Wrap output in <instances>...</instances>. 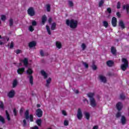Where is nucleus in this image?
<instances>
[{
    "label": "nucleus",
    "mask_w": 129,
    "mask_h": 129,
    "mask_svg": "<svg viewBox=\"0 0 129 129\" xmlns=\"http://www.w3.org/2000/svg\"><path fill=\"white\" fill-rule=\"evenodd\" d=\"M14 48V42L12 41L10 45V48L12 49Z\"/></svg>",
    "instance_id": "obj_58"
},
{
    "label": "nucleus",
    "mask_w": 129,
    "mask_h": 129,
    "mask_svg": "<svg viewBox=\"0 0 129 129\" xmlns=\"http://www.w3.org/2000/svg\"><path fill=\"white\" fill-rule=\"evenodd\" d=\"M111 52L113 55H116V49L114 46H112L111 47Z\"/></svg>",
    "instance_id": "obj_14"
},
{
    "label": "nucleus",
    "mask_w": 129,
    "mask_h": 129,
    "mask_svg": "<svg viewBox=\"0 0 129 129\" xmlns=\"http://www.w3.org/2000/svg\"><path fill=\"white\" fill-rule=\"evenodd\" d=\"M41 75H42V76L44 77V79H46V78H47V77H48V75H47V73H46V72H45L44 71H41Z\"/></svg>",
    "instance_id": "obj_22"
},
{
    "label": "nucleus",
    "mask_w": 129,
    "mask_h": 129,
    "mask_svg": "<svg viewBox=\"0 0 129 129\" xmlns=\"http://www.w3.org/2000/svg\"><path fill=\"white\" fill-rule=\"evenodd\" d=\"M52 21H53V20L52 19V18L50 17L49 18H48V22L49 24H51V23H52Z\"/></svg>",
    "instance_id": "obj_57"
},
{
    "label": "nucleus",
    "mask_w": 129,
    "mask_h": 129,
    "mask_svg": "<svg viewBox=\"0 0 129 129\" xmlns=\"http://www.w3.org/2000/svg\"><path fill=\"white\" fill-rule=\"evenodd\" d=\"M0 108L4 109V103H3V102H0Z\"/></svg>",
    "instance_id": "obj_46"
},
{
    "label": "nucleus",
    "mask_w": 129,
    "mask_h": 129,
    "mask_svg": "<svg viewBox=\"0 0 129 129\" xmlns=\"http://www.w3.org/2000/svg\"><path fill=\"white\" fill-rule=\"evenodd\" d=\"M36 123L39 126H41V124H42V120L41 119H38L36 120Z\"/></svg>",
    "instance_id": "obj_31"
},
{
    "label": "nucleus",
    "mask_w": 129,
    "mask_h": 129,
    "mask_svg": "<svg viewBox=\"0 0 129 129\" xmlns=\"http://www.w3.org/2000/svg\"><path fill=\"white\" fill-rule=\"evenodd\" d=\"M81 47L83 50H85L86 48V45H85V43H82Z\"/></svg>",
    "instance_id": "obj_44"
},
{
    "label": "nucleus",
    "mask_w": 129,
    "mask_h": 129,
    "mask_svg": "<svg viewBox=\"0 0 129 129\" xmlns=\"http://www.w3.org/2000/svg\"><path fill=\"white\" fill-rule=\"evenodd\" d=\"M13 112H14V115H15V116H16V115H17V109H16V108H14V109H13Z\"/></svg>",
    "instance_id": "obj_53"
},
{
    "label": "nucleus",
    "mask_w": 129,
    "mask_h": 129,
    "mask_svg": "<svg viewBox=\"0 0 129 129\" xmlns=\"http://www.w3.org/2000/svg\"><path fill=\"white\" fill-rule=\"evenodd\" d=\"M63 124L65 126H67L69 124V122L67 120H65L63 122Z\"/></svg>",
    "instance_id": "obj_42"
},
{
    "label": "nucleus",
    "mask_w": 129,
    "mask_h": 129,
    "mask_svg": "<svg viewBox=\"0 0 129 129\" xmlns=\"http://www.w3.org/2000/svg\"><path fill=\"white\" fill-rule=\"evenodd\" d=\"M1 20H2V21H3L4 22H5V21H6V20H7L6 15H2L1 16Z\"/></svg>",
    "instance_id": "obj_38"
},
{
    "label": "nucleus",
    "mask_w": 129,
    "mask_h": 129,
    "mask_svg": "<svg viewBox=\"0 0 129 129\" xmlns=\"http://www.w3.org/2000/svg\"><path fill=\"white\" fill-rule=\"evenodd\" d=\"M92 129H98V126L97 125L94 126Z\"/></svg>",
    "instance_id": "obj_63"
},
{
    "label": "nucleus",
    "mask_w": 129,
    "mask_h": 129,
    "mask_svg": "<svg viewBox=\"0 0 129 129\" xmlns=\"http://www.w3.org/2000/svg\"><path fill=\"white\" fill-rule=\"evenodd\" d=\"M83 64L84 66H85V67L86 68H88L89 66H88V64H87V63L85 62H83Z\"/></svg>",
    "instance_id": "obj_50"
},
{
    "label": "nucleus",
    "mask_w": 129,
    "mask_h": 129,
    "mask_svg": "<svg viewBox=\"0 0 129 129\" xmlns=\"http://www.w3.org/2000/svg\"><path fill=\"white\" fill-rule=\"evenodd\" d=\"M13 25H14V20H13V19L11 18L9 20V26L10 28H12Z\"/></svg>",
    "instance_id": "obj_28"
},
{
    "label": "nucleus",
    "mask_w": 129,
    "mask_h": 129,
    "mask_svg": "<svg viewBox=\"0 0 129 129\" xmlns=\"http://www.w3.org/2000/svg\"><path fill=\"white\" fill-rule=\"evenodd\" d=\"M74 91H75V93H76V94H78V93H79V91H78V90H76Z\"/></svg>",
    "instance_id": "obj_62"
},
{
    "label": "nucleus",
    "mask_w": 129,
    "mask_h": 129,
    "mask_svg": "<svg viewBox=\"0 0 129 129\" xmlns=\"http://www.w3.org/2000/svg\"><path fill=\"white\" fill-rule=\"evenodd\" d=\"M36 114L38 117H42L43 115V111L39 108L36 110Z\"/></svg>",
    "instance_id": "obj_5"
},
{
    "label": "nucleus",
    "mask_w": 129,
    "mask_h": 129,
    "mask_svg": "<svg viewBox=\"0 0 129 129\" xmlns=\"http://www.w3.org/2000/svg\"><path fill=\"white\" fill-rule=\"evenodd\" d=\"M40 53L41 56H42V57H44V51H43V50L41 49Z\"/></svg>",
    "instance_id": "obj_52"
},
{
    "label": "nucleus",
    "mask_w": 129,
    "mask_h": 129,
    "mask_svg": "<svg viewBox=\"0 0 129 129\" xmlns=\"http://www.w3.org/2000/svg\"><path fill=\"white\" fill-rule=\"evenodd\" d=\"M29 114H30L29 110H27L25 112V116L26 119H28L30 118V116H29Z\"/></svg>",
    "instance_id": "obj_20"
},
{
    "label": "nucleus",
    "mask_w": 129,
    "mask_h": 129,
    "mask_svg": "<svg viewBox=\"0 0 129 129\" xmlns=\"http://www.w3.org/2000/svg\"><path fill=\"white\" fill-rule=\"evenodd\" d=\"M68 5L70 8H73V7H74V3H73V2L71 1H69Z\"/></svg>",
    "instance_id": "obj_25"
},
{
    "label": "nucleus",
    "mask_w": 129,
    "mask_h": 129,
    "mask_svg": "<svg viewBox=\"0 0 129 129\" xmlns=\"http://www.w3.org/2000/svg\"><path fill=\"white\" fill-rule=\"evenodd\" d=\"M6 116L8 120L9 121L11 120V118L10 117V114H9L8 110L6 111Z\"/></svg>",
    "instance_id": "obj_34"
},
{
    "label": "nucleus",
    "mask_w": 129,
    "mask_h": 129,
    "mask_svg": "<svg viewBox=\"0 0 129 129\" xmlns=\"http://www.w3.org/2000/svg\"><path fill=\"white\" fill-rule=\"evenodd\" d=\"M24 71H25V68H19L17 70V73L20 75H22Z\"/></svg>",
    "instance_id": "obj_10"
},
{
    "label": "nucleus",
    "mask_w": 129,
    "mask_h": 129,
    "mask_svg": "<svg viewBox=\"0 0 129 129\" xmlns=\"http://www.w3.org/2000/svg\"><path fill=\"white\" fill-rule=\"evenodd\" d=\"M123 10H126L127 14L129 13V5L126 4L123 6Z\"/></svg>",
    "instance_id": "obj_16"
},
{
    "label": "nucleus",
    "mask_w": 129,
    "mask_h": 129,
    "mask_svg": "<svg viewBox=\"0 0 129 129\" xmlns=\"http://www.w3.org/2000/svg\"><path fill=\"white\" fill-rule=\"evenodd\" d=\"M62 113L63 115H67V113H66V111L62 110Z\"/></svg>",
    "instance_id": "obj_59"
},
{
    "label": "nucleus",
    "mask_w": 129,
    "mask_h": 129,
    "mask_svg": "<svg viewBox=\"0 0 129 129\" xmlns=\"http://www.w3.org/2000/svg\"><path fill=\"white\" fill-rule=\"evenodd\" d=\"M29 118L30 119V121H34V118L32 114L30 115Z\"/></svg>",
    "instance_id": "obj_43"
},
{
    "label": "nucleus",
    "mask_w": 129,
    "mask_h": 129,
    "mask_svg": "<svg viewBox=\"0 0 129 129\" xmlns=\"http://www.w3.org/2000/svg\"><path fill=\"white\" fill-rule=\"evenodd\" d=\"M29 78V82L31 85H33L34 84V79L33 78V76H30L28 77Z\"/></svg>",
    "instance_id": "obj_21"
},
{
    "label": "nucleus",
    "mask_w": 129,
    "mask_h": 129,
    "mask_svg": "<svg viewBox=\"0 0 129 129\" xmlns=\"http://www.w3.org/2000/svg\"><path fill=\"white\" fill-rule=\"evenodd\" d=\"M99 79L101 82H103V83H106V77H104L102 75H100L99 76Z\"/></svg>",
    "instance_id": "obj_7"
},
{
    "label": "nucleus",
    "mask_w": 129,
    "mask_h": 129,
    "mask_svg": "<svg viewBox=\"0 0 129 129\" xmlns=\"http://www.w3.org/2000/svg\"><path fill=\"white\" fill-rule=\"evenodd\" d=\"M112 25L113 27H116V24L117 23V19L115 17H113L111 21Z\"/></svg>",
    "instance_id": "obj_8"
},
{
    "label": "nucleus",
    "mask_w": 129,
    "mask_h": 129,
    "mask_svg": "<svg viewBox=\"0 0 129 129\" xmlns=\"http://www.w3.org/2000/svg\"><path fill=\"white\" fill-rule=\"evenodd\" d=\"M107 12H108V14H111V8H108L107 9Z\"/></svg>",
    "instance_id": "obj_51"
},
{
    "label": "nucleus",
    "mask_w": 129,
    "mask_h": 129,
    "mask_svg": "<svg viewBox=\"0 0 129 129\" xmlns=\"http://www.w3.org/2000/svg\"><path fill=\"white\" fill-rule=\"evenodd\" d=\"M107 65L109 66V67H111L113 65V61L112 60H108L107 61Z\"/></svg>",
    "instance_id": "obj_24"
},
{
    "label": "nucleus",
    "mask_w": 129,
    "mask_h": 129,
    "mask_svg": "<svg viewBox=\"0 0 129 129\" xmlns=\"http://www.w3.org/2000/svg\"><path fill=\"white\" fill-rule=\"evenodd\" d=\"M3 39L4 40H7V41H9L10 40V38L7 36H4Z\"/></svg>",
    "instance_id": "obj_55"
},
{
    "label": "nucleus",
    "mask_w": 129,
    "mask_h": 129,
    "mask_svg": "<svg viewBox=\"0 0 129 129\" xmlns=\"http://www.w3.org/2000/svg\"><path fill=\"white\" fill-rule=\"evenodd\" d=\"M46 10L47 12H50V11H51V6H50V5L47 4L46 5Z\"/></svg>",
    "instance_id": "obj_37"
},
{
    "label": "nucleus",
    "mask_w": 129,
    "mask_h": 129,
    "mask_svg": "<svg viewBox=\"0 0 129 129\" xmlns=\"http://www.w3.org/2000/svg\"><path fill=\"white\" fill-rule=\"evenodd\" d=\"M120 98L122 100H123V99H124V98H125V96H124V95L123 94H121L120 95Z\"/></svg>",
    "instance_id": "obj_39"
},
{
    "label": "nucleus",
    "mask_w": 129,
    "mask_h": 129,
    "mask_svg": "<svg viewBox=\"0 0 129 129\" xmlns=\"http://www.w3.org/2000/svg\"><path fill=\"white\" fill-rule=\"evenodd\" d=\"M85 115L87 119H89V118L90 117V114H89V113L87 112H85Z\"/></svg>",
    "instance_id": "obj_32"
},
{
    "label": "nucleus",
    "mask_w": 129,
    "mask_h": 129,
    "mask_svg": "<svg viewBox=\"0 0 129 129\" xmlns=\"http://www.w3.org/2000/svg\"><path fill=\"white\" fill-rule=\"evenodd\" d=\"M8 96L10 98H13L15 96V91H11L8 94Z\"/></svg>",
    "instance_id": "obj_12"
},
{
    "label": "nucleus",
    "mask_w": 129,
    "mask_h": 129,
    "mask_svg": "<svg viewBox=\"0 0 129 129\" xmlns=\"http://www.w3.org/2000/svg\"><path fill=\"white\" fill-rule=\"evenodd\" d=\"M0 121L2 122V123H5V119L2 116H0Z\"/></svg>",
    "instance_id": "obj_40"
},
{
    "label": "nucleus",
    "mask_w": 129,
    "mask_h": 129,
    "mask_svg": "<svg viewBox=\"0 0 129 129\" xmlns=\"http://www.w3.org/2000/svg\"><path fill=\"white\" fill-rule=\"evenodd\" d=\"M29 30L30 32H33L34 31V28H33L32 26H29Z\"/></svg>",
    "instance_id": "obj_49"
},
{
    "label": "nucleus",
    "mask_w": 129,
    "mask_h": 129,
    "mask_svg": "<svg viewBox=\"0 0 129 129\" xmlns=\"http://www.w3.org/2000/svg\"><path fill=\"white\" fill-rule=\"evenodd\" d=\"M27 124V121H26V119L23 120V126H26Z\"/></svg>",
    "instance_id": "obj_60"
},
{
    "label": "nucleus",
    "mask_w": 129,
    "mask_h": 129,
    "mask_svg": "<svg viewBox=\"0 0 129 129\" xmlns=\"http://www.w3.org/2000/svg\"><path fill=\"white\" fill-rule=\"evenodd\" d=\"M92 68L93 70H96V69H97V67L94 64L92 66Z\"/></svg>",
    "instance_id": "obj_56"
},
{
    "label": "nucleus",
    "mask_w": 129,
    "mask_h": 129,
    "mask_svg": "<svg viewBox=\"0 0 129 129\" xmlns=\"http://www.w3.org/2000/svg\"><path fill=\"white\" fill-rule=\"evenodd\" d=\"M55 45L56 48H58V49H61V48H62V44L59 41H56L55 42Z\"/></svg>",
    "instance_id": "obj_15"
},
{
    "label": "nucleus",
    "mask_w": 129,
    "mask_h": 129,
    "mask_svg": "<svg viewBox=\"0 0 129 129\" xmlns=\"http://www.w3.org/2000/svg\"><path fill=\"white\" fill-rule=\"evenodd\" d=\"M121 115V114L120 112H118L116 114V117H117V118H118V117H120Z\"/></svg>",
    "instance_id": "obj_41"
},
{
    "label": "nucleus",
    "mask_w": 129,
    "mask_h": 129,
    "mask_svg": "<svg viewBox=\"0 0 129 129\" xmlns=\"http://www.w3.org/2000/svg\"><path fill=\"white\" fill-rule=\"evenodd\" d=\"M28 14L30 16V17H33L35 16L36 13L35 12V10L33 7H30L27 10Z\"/></svg>",
    "instance_id": "obj_3"
},
{
    "label": "nucleus",
    "mask_w": 129,
    "mask_h": 129,
    "mask_svg": "<svg viewBox=\"0 0 129 129\" xmlns=\"http://www.w3.org/2000/svg\"><path fill=\"white\" fill-rule=\"evenodd\" d=\"M104 4V0H100L99 3V7H102V5Z\"/></svg>",
    "instance_id": "obj_36"
},
{
    "label": "nucleus",
    "mask_w": 129,
    "mask_h": 129,
    "mask_svg": "<svg viewBox=\"0 0 129 129\" xmlns=\"http://www.w3.org/2000/svg\"><path fill=\"white\" fill-rule=\"evenodd\" d=\"M21 52H22V50L20 49H17V50H15V53H16V54H20Z\"/></svg>",
    "instance_id": "obj_54"
},
{
    "label": "nucleus",
    "mask_w": 129,
    "mask_h": 129,
    "mask_svg": "<svg viewBox=\"0 0 129 129\" xmlns=\"http://www.w3.org/2000/svg\"><path fill=\"white\" fill-rule=\"evenodd\" d=\"M90 105L92 107H95L97 105L96 101L94 98L90 99Z\"/></svg>",
    "instance_id": "obj_6"
},
{
    "label": "nucleus",
    "mask_w": 129,
    "mask_h": 129,
    "mask_svg": "<svg viewBox=\"0 0 129 129\" xmlns=\"http://www.w3.org/2000/svg\"><path fill=\"white\" fill-rule=\"evenodd\" d=\"M116 16L117 17H118V18H120V16H121L120 13L119 12H117Z\"/></svg>",
    "instance_id": "obj_61"
},
{
    "label": "nucleus",
    "mask_w": 129,
    "mask_h": 129,
    "mask_svg": "<svg viewBox=\"0 0 129 129\" xmlns=\"http://www.w3.org/2000/svg\"><path fill=\"white\" fill-rule=\"evenodd\" d=\"M87 96L90 98V99H91V98H93V96H94V93H89L88 94H87Z\"/></svg>",
    "instance_id": "obj_26"
},
{
    "label": "nucleus",
    "mask_w": 129,
    "mask_h": 129,
    "mask_svg": "<svg viewBox=\"0 0 129 129\" xmlns=\"http://www.w3.org/2000/svg\"><path fill=\"white\" fill-rule=\"evenodd\" d=\"M17 85H18V81H17V80H14L13 83V88H15Z\"/></svg>",
    "instance_id": "obj_30"
},
{
    "label": "nucleus",
    "mask_w": 129,
    "mask_h": 129,
    "mask_svg": "<svg viewBox=\"0 0 129 129\" xmlns=\"http://www.w3.org/2000/svg\"><path fill=\"white\" fill-rule=\"evenodd\" d=\"M122 62L124 63L121 65V69L122 71H125L126 68H128V61L126 58H122Z\"/></svg>",
    "instance_id": "obj_2"
},
{
    "label": "nucleus",
    "mask_w": 129,
    "mask_h": 129,
    "mask_svg": "<svg viewBox=\"0 0 129 129\" xmlns=\"http://www.w3.org/2000/svg\"><path fill=\"white\" fill-rule=\"evenodd\" d=\"M23 62L24 64L25 67H28V58H25L24 60H23Z\"/></svg>",
    "instance_id": "obj_23"
},
{
    "label": "nucleus",
    "mask_w": 129,
    "mask_h": 129,
    "mask_svg": "<svg viewBox=\"0 0 129 129\" xmlns=\"http://www.w3.org/2000/svg\"><path fill=\"white\" fill-rule=\"evenodd\" d=\"M25 109H24V108H21L20 110V114L21 115H22L23 114V112H24V110Z\"/></svg>",
    "instance_id": "obj_45"
},
{
    "label": "nucleus",
    "mask_w": 129,
    "mask_h": 129,
    "mask_svg": "<svg viewBox=\"0 0 129 129\" xmlns=\"http://www.w3.org/2000/svg\"><path fill=\"white\" fill-rule=\"evenodd\" d=\"M66 24L67 26H69L72 29H76L77 28L78 25V21L75 20L74 19H72L71 20H67Z\"/></svg>",
    "instance_id": "obj_1"
},
{
    "label": "nucleus",
    "mask_w": 129,
    "mask_h": 129,
    "mask_svg": "<svg viewBox=\"0 0 129 129\" xmlns=\"http://www.w3.org/2000/svg\"><path fill=\"white\" fill-rule=\"evenodd\" d=\"M32 25L33 26H37V22L36 21H32Z\"/></svg>",
    "instance_id": "obj_48"
},
{
    "label": "nucleus",
    "mask_w": 129,
    "mask_h": 129,
    "mask_svg": "<svg viewBox=\"0 0 129 129\" xmlns=\"http://www.w3.org/2000/svg\"><path fill=\"white\" fill-rule=\"evenodd\" d=\"M77 116L78 118V119H82L83 115L82 114V111L81 110V109L80 108H78V111H77Z\"/></svg>",
    "instance_id": "obj_4"
},
{
    "label": "nucleus",
    "mask_w": 129,
    "mask_h": 129,
    "mask_svg": "<svg viewBox=\"0 0 129 129\" xmlns=\"http://www.w3.org/2000/svg\"><path fill=\"white\" fill-rule=\"evenodd\" d=\"M103 25L105 28H107L108 27V22L107 21H103Z\"/></svg>",
    "instance_id": "obj_35"
},
{
    "label": "nucleus",
    "mask_w": 129,
    "mask_h": 129,
    "mask_svg": "<svg viewBox=\"0 0 129 129\" xmlns=\"http://www.w3.org/2000/svg\"><path fill=\"white\" fill-rule=\"evenodd\" d=\"M121 124L123 125L125 124V123L126 122V119L125 118V117H124V116H121Z\"/></svg>",
    "instance_id": "obj_13"
},
{
    "label": "nucleus",
    "mask_w": 129,
    "mask_h": 129,
    "mask_svg": "<svg viewBox=\"0 0 129 129\" xmlns=\"http://www.w3.org/2000/svg\"><path fill=\"white\" fill-rule=\"evenodd\" d=\"M117 9L119 10L120 9V2H118L117 4Z\"/></svg>",
    "instance_id": "obj_47"
},
{
    "label": "nucleus",
    "mask_w": 129,
    "mask_h": 129,
    "mask_svg": "<svg viewBox=\"0 0 129 129\" xmlns=\"http://www.w3.org/2000/svg\"><path fill=\"white\" fill-rule=\"evenodd\" d=\"M36 43L35 41H32L29 43V48H33V47H35L36 46Z\"/></svg>",
    "instance_id": "obj_18"
},
{
    "label": "nucleus",
    "mask_w": 129,
    "mask_h": 129,
    "mask_svg": "<svg viewBox=\"0 0 129 129\" xmlns=\"http://www.w3.org/2000/svg\"><path fill=\"white\" fill-rule=\"evenodd\" d=\"M116 107L117 109L118 110H121V108H122V104L120 102H119L116 105Z\"/></svg>",
    "instance_id": "obj_11"
},
{
    "label": "nucleus",
    "mask_w": 129,
    "mask_h": 129,
    "mask_svg": "<svg viewBox=\"0 0 129 129\" xmlns=\"http://www.w3.org/2000/svg\"><path fill=\"white\" fill-rule=\"evenodd\" d=\"M26 73L27 74L31 75V74H33V71L30 68H29Z\"/></svg>",
    "instance_id": "obj_33"
},
{
    "label": "nucleus",
    "mask_w": 129,
    "mask_h": 129,
    "mask_svg": "<svg viewBox=\"0 0 129 129\" xmlns=\"http://www.w3.org/2000/svg\"><path fill=\"white\" fill-rule=\"evenodd\" d=\"M32 129H39V127H38L37 126H35Z\"/></svg>",
    "instance_id": "obj_64"
},
{
    "label": "nucleus",
    "mask_w": 129,
    "mask_h": 129,
    "mask_svg": "<svg viewBox=\"0 0 129 129\" xmlns=\"http://www.w3.org/2000/svg\"><path fill=\"white\" fill-rule=\"evenodd\" d=\"M56 23L53 22L52 24H51V30H52V31H54V30H55L56 29Z\"/></svg>",
    "instance_id": "obj_27"
},
{
    "label": "nucleus",
    "mask_w": 129,
    "mask_h": 129,
    "mask_svg": "<svg viewBox=\"0 0 129 129\" xmlns=\"http://www.w3.org/2000/svg\"><path fill=\"white\" fill-rule=\"evenodd\" d=\"M46 22H47V16H46V15H44L42 17V23L43 25H45Z\"/></svg>",
    "instance_id": "obj_17"
},
{
    "label": "nucleus",
    "mask_w": 129,
    "mask_h": 129,
    "mask_svg": "<svg viewBox=\"0 0 129 129\" xmlns=\"http://www.w3.org/2000/svg\"><path fill=\"white\" fill-rule=\"evenodd\" d=\"M51 80L52 79H51V78H49V79L46 80V84H45V86L47 88H50V84H51Z\"/></svg>",
    "instance_id": "obj_9"
},
{
    "label": "nucleus",
    "mask_w": 129,
    "mask_h": 129,
    "mask_svg": "<svg viewBox=\"0 0 129 129\" xmlns=\"http://www.w3.org/2000/svg\"><path fill=\"white\" fill-rule=\"evenodd\" d=\"M46 28L48 35H51V29H50V27H49L48 25H46Z\"/></svg>",
    "instance_id": "obj_29"
},
{
    "label": "nucleus",
    "mask_w": 129,
    "mask_h": 129,
    "mask_svg": "<svg viewBox=\"0 0 129 129\" xmlns=\"http://www.w3.org/2000/svg\"><path fill=\"white\" fill-rule=\"evenodd\" d=\"M119 26L121 28V29H124L125 28V26L124 25V23H123V21H120L119 22Z\"/></svg>",
    "instance_id": "obj_19"
}]
</instances>
